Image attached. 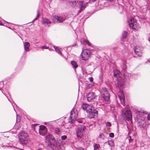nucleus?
I'll return each instance as SVG.
<instances>
[{
  "label": "nucleus",
  "mask_w": 150,
  "mask_h": 150,
  "mask_svg": "<svg viewBox=\"0 0 150 150\" xmlns=\"http://www.w3.org/2000/svg\"><path fill=\"white\" fill-rule=\"evenodd\" d=\"M110 97L108 89L105 87L102 88L99 98V101L100 102H107L110 99Z\"/></svg>",
  "instance_id": "nucleus-1"
},
{
  "label": "nucleus",
  "mask_w": 150,
  "mask_h": 150,
  "mask_svg": "<svg viewBox=\"0 0 150 150\" xmlns=\"http://www.w3.org/2000/svg\"><path fill=\"white\" fill-rule=\"evenodd\" d=\"M18 137L20 142L21 144H26L28 139L27 134L24 132H20L18 134Z\"/></svg>",
  "instance_id": "nucleus-2"
},
{
  "label": "nucleus",
  "mask_w": 150,
  "mask_h": 150,
  "mask_svg": "<svg viewBox=\"0 0 150 150\" xmlns=\"http://www.w3.org/2000/svg\"><path fill=\"white\" fill-rule=\"evenodd\" d=\"M87 117L89 118H95L97 116L98 112L95 110L93 107H91V108L88 110H87Z\"/></svg>",
  "instance_id": "nucleus-3"
},
{
  "label": "nucleus",
  "mask_w": 150,
  "mask_h": 150,
  "mask_svg": "<svg viewBox=\"0 0 150 150\" xmlns=\"http://www.w3.org/2000/svg\"><path fill=\"white\" fill-rule=\"evenodd\" d=\"M124 86V80L121 77L117 79V82L116 87L119 88L121 91V93H122L121 90Z\"/></svg>",
  "instance_id": "nucleus-4"
},
{
  "label": "nucleus",
  "mask_w": 150,
  "mask_h": 150,
  "mask_svg": "<svg viewBox=\"0 0 150 150\" xmlns=\"http://www.w3.org/2000/svg\"><path fill=\"white\" fill-rule=\"evenodd\" d=\"M122 115L125 120L129 121L132 119V114L131 112L129 110H127L125 112L123 111Z\"/></svg>",
  "instance_id": "nucleus-5"
},
{
  "label": "nucleus",
  "mask_w": 150,
  "mask_h": 150,
  "mask_svg": "<svg viewBox=\"0 0 150 150\" xmlns=\"http://www.w3.org/2000/svg\"><path fill=\"white\" fill-rule=\"evenodd\" d=\"M90 52L88 50H84L82 51L81 56L82 58L84 60L88 59L90 57Z\"/></svg>",
  "instance_id": "nucleus-6"
},
{
  "label": "nucleus",
  "mask_w": 150,
  "mask_h": 150,
  "mask_svg": "<svg viewBox=\"0 0 150 150\" xmlns=\"http://www.w3.org/2000/svg\"><path fill=\"white\" fill-rule=\"evenodd\" d=\"M137 23L134 21V18H131L129 22V25L130 28L133 29H136L137 28L138 25Z\"/></svg>",
  "instance_id": "nucleus-7"
},
{
  "label": "nucleus",
  "mask_w": 150,
  "mask_h": 150,
  "mask_svg": "<svg viewBox=\"0 0 150 150\" xmlns=\"http://www.w3.org/2000/svg\"><path fill=\"white\" fill-rule=\"evenodd\" d=\"M39 130V134L43 136H45L46 135L47 131V129L46 127L43 125L40 126Z\"/></svg>",
  "instance_id": "nucleus-8"
},
{
  "label": "nucleus",
  "mask_w": 150,
  "mask_h": 150,
  "mask_svg": "<svg viewBox=\"0 0 150 150\" xmlns=\"http://www.w3.org/2000/svg\"><path fill=\"white\" fill-rule=\"evenodd\" d=\"M78 115L77 110L75 109L72 110L71 112L69 118L71 119V121L74 120Z\"/></svg>",
  "instance_id": "nucleus-9"
},
{
  "label": "nucleus",
  "mask_w": 150,
  "mask_h": 150,
  "mask_svg": "<svg viewBox=\"0 0 150 150\" xmlns=\"http://www.w3.org/2000/svg\"><path fill=\"white\" fill-rule=\"evenodd\" d=\"M86 96L87 100L89 101H91L95 98L94 93L92 92H90Z\"/></svg>",
  "instance_id": "nucleus-10"
},
{
  "label": "nucleus",
  "mask_w": 150,
  "mask_h": 150,
  "mask_svg": "<svg viewBox=\"0 0 150 150\" xmlns=\"http://www.w3.org/2000/svg\"><path fill=\"white\" fill-rule=\"evenodd\" d=\"M53 20L54 22L57 23H62L64 21L62 18L58 16H54L53 18Z\"/></svg>",
  "instance_id": "nucleus-11"
},
{
  "label": "nucleus",
  "mask_w": 150,
  "mask_h": 150,
  "mask_svg": "<svg viewBox=\"0 0 150 150\" xmlns=\"http://www.w3.org/2000/svg\"><path fill=\"white\" fill-rule=\"evenodd\" d=\"M83 1H79V5L80 8V10L78 11L79 13H81L86 8V6L85 5H83Z\"/></svg>",
  "instance_id": "nucleus-12"
},
{
  "label": "nucleus",
  "mask_w": 150,
  "mask_h": 150,
  "mask_svg": "<svg viewBox=\"0 0 150 150\" xmlns=\"http://www.w3.org/2000/svg\"><path fill=\"white\" fill-rule=\"evenodd\" d=\"M59 144L56 141L53 142V143L52 144L51 143L50 147L52 149L54 150L57 148Z\"/></svg>",
  "instance_id": "nucleus-13"
},
{
  "label": "nucleus",
  "mask_w": 150,
  "mask_h": 150,
  "mask_svg": "<svg viewBox=\"0 0 150 150\" xmlns=\"http://www.w3.org/2000/svg\"><path fill=\"white\" fill-rule=\"evenodd\" d=\"M80 1H71L70 2V4L72 7H74L75 6H78L79 5V2Z\"/></svg>",
  "instance_id": "nucleus-14"
},
{
  "label": "nucleus",
  "mask_w": 150,
  "mask_h": 150,
  "mask_svg": "<svg viewBox=\"0 0 150 150\" xmlns=\"http://www.w3.org/2000/svg\"><path fill=\"white\" fill-rule=\"evenodd\" d=\"M91 107H92L91 106H89L87 103H83L82 105V108L83 110H86L87 112V110H88L90 108H91Z\"/></svg>",
  "instance_id": "nucleus-15"
},
{
  "label": "nucleus",
  "mask_w": 150,
  "mask_h": 150,
  "mask_svg": "<svg viewBox=\"0 0 150 150\" xmlns=\"http://www.w3.org/2000/svg\"><path fill=\"white\" fill-rule=\"evenodd\" d=\"M42 23L43 24H49L51 23L49 20L46 18H43L42 20Z\"/></svg>",
  "instance_id": "nucleus-16"
},
{
  "label": "nucleus",
  "mask_w": 150,
  "mask_h": 150,
  "mask_svg": "<svg viewBox=\"0 0 150 150\" xmlns=\"http://www.w3.org/2000/svg\"><path fill=\"white\" fill-rule=\"evenodd\" d=\"M85 129V127L84 125H81L79 126L77 130L83 133Z\"/></svg>",
  "instance_id": "nucleus-17"
},
{
  "label": "nucleus",
  "mask_w": 150,
  "mask_h": 150,
  "mask_svg": "<svg viewBox=\"0 0 150 150\" xmlns=\"http://www.w3.org/2000/svg\"><path fill=\"white\" fill-rule=\"evenodd\" d=\"M120 71L118 70H116L114 71L113 76L117 78V79L119 78L120 77L119 75Z\"/></svg>",
  "instance_id": "nucleus-18"
},
{
  "label": "nucleus",
  "mask_w": 150,
  "mask_h": 150,
  "mask_svg": "<svg viewBox=\"0 0 150 150\" xmlns=\"http://www.w3.org/2000/svg\"><path fill=\"white\" fill-rule=\"evenodd\" d=\"M121 97L122 98H121V96H119V98L120 99V101L122 105H124L125 103V99L123 98L124 97V94L122 93H121Z\"/></svg>",
  "instance_id": "nucleus-19"
},
{
  "label": "nucleus",
  "mask_w": 150,
  "mask_h": 150,
  "mask_svg": "<svg viewBox=\"0 0 150 150\" xmlns=\"http://www.w3.org/2000/svg\"><path fill=\"white\" fill-rule=\"evenodd\" d=\"M30 46V44L28 42H26L24 44V47L25 50L27 51L29 50V47Z\"/></svg>",
  "instance_id": "nucleus-20"
},
{
  "label": "nucleus",
  "mask_w": 150,
  "mask_h": 150,
  "mask_svg": "<svg viewBox=\"0 0 150 150\" xmlns=\"http://www.w3.org/2000/svg\"><path fill=\"white\" fill-rule=\"evenodd\" d=\"M122 72L123 73V74L124 76L125 79H127L128 78V76L127 74H128L127 73L126 69H123Z\"/></svg>",
  "instance_id": "nucleus-21"
},
{
  "label": "nucleus",
  "mask_w": 150,
  "mask_h": 150,
  "mask_svg": "<svg viewBox=\"0 0 150 150\" xmlns=\"http://www.w3.org/2000/svg\"><path fill=\"white\" fill-rule=\"evenodd\" d=\"M71 64L75 69H76L78 67V65L77 64L76 62L75 61H71Z\"/></svg>",
  "instance_id": "nucleus-22"
},
{
  "label": "nucleus",
  "mask_w": 150,
  "mask_h": 150,
  "mask_svg": "<svg viewBox=\"0 0 150 150\" xmlns=\"http://www.w3.org/2000/svg\"><path fill=\"white\" fill-rule=\"evenodd\" d=\"M83 133L80 131L76 130V135L78 137L81 138L83 135Z\"/></svg>",
  "instance_id": "nucleus-23"
},
{
  "label": "nucleus",
  "mask_w": 150,
  "mask_h": 150,
  "mask_svg": "<svg viewBox=\"0 0 150 150\" xmlns=\"http://www.w3.org/2000/svg\"><path fill=\"white\" fill-rule=\"evenodd\" d=\"M134 52L139 57H141L142 56V52L141 51L135 50L134 51Z\"/></svg>",
  "instance_id": "nucleus-24"
},
{
  "label": "nucleus",
  "mask_w": 150,
  "mask_h": 150,
  "mask_svg": "<svg viewBox=\"0 0 150 150\" xmlns=\"http://www.w3.org/2000/svg\"><path fill=\"white\" fill-rule=\"evenodd\" d=\"M53 47L55 49V51L58 53L59 54H60L61 55L62 54V53L58 49V47H57L55 46H53Z\"/></svg>",
  "instance_id": "nucleus-25"
},
{
  "label": "nucleus",
  "mask_w": 150,
  "mask_h": 150,
  "mask_svg": "<svg viewBox=\"0 0 150 150\" xmlns=\"http://www.w3.org/2000/svg\"><path fill=\"white\" fill-rule=\"evenodd\" d=\"M127 32L126 31L123 32L122 34V38L125 39L127 38Z\"/></svg>",
  "instance_id": "nucleus-26"
},
{
  "label": "nucleus",
  "mask_w": 150,
  "mask_h": 150,
  "mask_svg": "<svg viewBox=\"0 0 150 150\" xmlns=\"http://www.w3.org/2000/svg\"><path fill=\"white\" fill-rule=\"evenodd\" d=\"M83 44L84 45L87 44L88 46H90L91 45V43L88 42V41L85 40H83Z\"/></svg>",
  "instance_id": "nucleus-27"
},
{
  "label": "nucleus",
  "mask_w": 150,
  "mask_h": 150,
  "mask_svg": "<svg viewBox=\"0 0 150 150\" xmlns=\"http://www.w3.org/2000/svg\"><path fill=\"white\" fill-rule=\"evenodd\" d=\"M100 146L99 144H96L94 146V150H97L99 148Z\"/></svg>",
  "instance_id": "nucleus-28"
},
{
  "label": "nucleus",
  "mask_w": 150,
  "mask_h": 150,
  "mask_svg": "<svg viewBox=\"0 0 150 150\" xmlns=\"http://www.w3.org/2000/svg\"><path fill=\"white\" fill-rule=\"evenodd\" d=\"M50 138L53 142L56 141L54 137L53 136L50 135Z\"/></svg>",
  "instance_id": "nucleus-29"
},
{
  "label": "nucleus",
  "mask_w": 150,
  "mask_h": 150,
  "mask_svg": "<svg viewBox=\"0 0 150 150\" xmlns=\"http://www.w3.org/2000/svg\"><path fill=\"white\" fill-rule=\"evenodd\" d=\"M108 144L111 147H112L114 146V143L112 141L109 142H108Z\"/></svg>",
  "instance_id": "nucleus-30"
},
{
  "label": "nucleus",
  "mask_w": 150,
  "mask_h": 150,
  "mask_svg": "<svg viewBox=\"0 0 150 150\" xmlns=\"http://www.w3.org/2000/svg\"><path fill=\"white\" fill-rule=\"evenodd\" d=\"M55 132L56 134H58L59 132L60 131V129L58 127H57L55 130Z\"/></svg>",
  "instance_id": "nucleus-31"
},
{
  "label": "nucleus",
  "mask_w": 150,
  "mask_h": 150,
  "mask_svg": "<svg viewBox=\"0 0 150 150\" xmlns=\"http://www.w3.org/2000/svg\"><path fill=\"white\" fill-rule=\"evenodd\" d=\"M99 137L102 139L104 138V136L103 133H101L99 135Z\"/></svg>",
  "instance_id": "nucleus-32"
},
{
  "label": "nucleus",
  "mask_w": 150,
  "mask_h": 150,
  "mask_svg": "<svg viewBox=\"0 0 150 150\" xmlns=\"http://www.w3.org/2000/svg\"><path fill=\"white\" fill-rule=\"evenodd\" d=\"M67 138V136L66 135H63L61 137V139L62 140H65Z\"/></svg>",
  "instance_id": "nucleus-33"
},
{
  "label": "nucleus",
  "mask_w": 150,
  "mask_h": 150,
  "mask_svg": "<svg viewBox=\"0 0 150 150\" xmlns=\"http://www.w3.org/2000/svg\"><path fill=\"white\" fill-rule=\"evenodd\" d=\"M57 150H62V149L61 147V146L58 145V146L57 147Z\"/></svg>",
  "instance_id": "nucleus-34"
},
{
  "label": "nucleus",
  "mask_w": 150,
  "mask_h": 150,
  "mask_svg": "<svg viewBox=\"0 0 150 150\" xmlns=\"http://www.w3.org/2000/svg\"><path fill=\"white\" fill-rule=\"evenodd\" d=\"M106 126L108 127H110L111 125V123L109 122H107L106 123Z\"/></svg>",
  "instance_id": "nucleus-35"
},
{
  "label": "nucleus",
  "mask_w": 150,
  "mask_h": 150,
  "mask_svg": "<svg viewBox=\"0 0 150 150\" xmlns=\"http://www.w3.org/2000/svg\"><path fill=\"white\" fill-rule=\"evenodd\" d=\"M114 134L113 133H110L109 134V137H111L113 138L114 137Z\"/></svg>",
  "instance_id": "nucleus-36"
},
{
  "label": "nucleus",
  "mask_w": 150,
  "mask_h": 150,
  "mask_svg": "<svg viewBox=\"0 0 150 150\" xmlns=\"http://www.w3.org/2000/svg\"><path fill=\"white\" fill-rule=\"evenodd\" d=\"M41 48L42 49H49V47L44 45L41 47Z\"/></svg>",
  "instance_id": "nucleus-37"
},
{
  "label": "nucleus",
  "mask_w": 150,
  "mask_h": 150,
  "mask_svg": "<svg viewBox=\"0 0 150 150\" xmlns=\"http://www.w3.org/2000/svg\"><path fill=\"white\" fill-rule=\"evenodd\" d=\"M39 16V11H38V12H37V17H36L33 21L37 20V17H38Z\"/></svg>",
  "instance_id": "nucleus-38"
},
{
  "label": "nucleus",
  "mask_w": 150,
  "mask_h": 150,
  "mask_svg": "<svg viewBox=\"0 0 150 150\" xmlns=\"http://www.w3.org/2000/svg\"><path fill=\"white\" fill-rule=\"evenodd\" d=\"M96 0H89V1L88 3H91L92 2H94L95 1H96Z\"/></svg>",
  "instance_id": "nucleus-39"
},
{
  "label": "nucleus",
  "mask_w": 150,
  "mask_h": 150,
  "mask_svg": "<svg viewBox=\"0 0 150 150\" xmlns=\"http://www.w3.org/2000/svg\"><path fill=\"white\" fill-rule=\"evenodd\" d=\"M147 119L148 120H150V114H149L147 115Z\"/></svg>",
  "instance_id": "nucleus-40"
},
{
  "label": "nucleus",
  "mask_w": 150,
  "mask_h": 150,
  "mask_svg": "<svg viewBox=\"0 0 150 150\" xmlns=\"http://www.w3.org/2000/svg\"><path fill=\"white\" fill-rule=\"evenodd\" d=\"M92 86V85H91L89 84V85H88L87 86L86 88H91V87Z\"/></svg>",
  "instance_id": "nucleus-41"
},
{
  "label": "nucleus",
  "mask_w": 150,
  "mask_h": 150,
  "mask_svg": "<svg viewBox=\"0 0 150 150\" xmlns=\"http://www.w3.org/2000/svg\"><path fill=\"white\" fill-rule=\"evenodd\" d=\"M89 79L90 80L91 82H92L93 80V77H91L89 78Z\"/></svg>",
  "instance_id": "nucleus-42"
},
{
  "label": "nucleus",
  "mask_w": 150,
  "mask_h": 150,
  "mask_svg": "<svg viewBox=\"0 0 150 150\" xmlns=\"http://www.w3.org/2000/svg\"><path fill=\"white\" fill-rule=\"evenodd\" d=\"M138 47H139L137 46H135L134 48V51H135V50H137L138 49Z\"/></svg>",
  "instance_id": "nucleus-43"
},
{
  "label": "nucleus",
  "mask_w": 150,
  "mask_h": 150,
  "mask_svg": "<svg viewBox=\"0 0 150 150\" xmlns=\"http://www.w3.org/2000/svg\"><path fill=\"white\" fill-rule=\"evenodd\" d=\"M18 117L17 116V119H16V122H19L20 121V119H18Z\"/></svg>",
  "instance_id": "nucleus-44"
},
{
  "label": "nucleus",
  "mask_w": 150,
  "mask_h": 150,
  "mask_svg": "<svg viewBox=\"0 0 150 150\" xmlns=\"http://www.w3.org/2000/svg\"><path fill=\"white\" fill-rule=\"evenodd\" d=\"M0 25H3V24H2L1 23V21L0 20Z\"/></svg>",
  "instance_id": "nucleus-45"
},
{
  "label": "nucleus",
  "mask_w": 150,
  "mask_h": 150,
  "mask_svg": "<svg viewBox=\"0 0 150 150\" xmlns=\"http://www.w3.org/2000/svg\"><path fill=\"white\" fill-rule=\"evenodd\" d=\"M79 150H84V149L83 148H81L79 149Z\"/></svg>",
  "instance_id": "nucleus-46"
},
{
  "label": "nucleus",
  "mask_w": 150,
  "mask_h": 150,
  "mask_svg": "<svg viewBox=\"0 0 150 150\" xmlns=\"http://www.w3.org/2000/svg\"><path fill=\"white\" fill-rule=\"evenodd\" d=\"M76 44H73L72 45V47H74V46H76Z\"/></svg>",
  "instance_id": "nucleus-47"
},
{
  "label": "nucleus",
  "mask_w": 150,
  "mask_h": 150,
  "mask_svg": "<svg viewBox=\"0 0 150 150\" xmlns=\"http://www.w3.org/2000/svg\"><path fill=\"white\" fill-rule=\"evenodd\" d=\"M132 140V139H129V142H131V141Z\"/></svg>",
  "instance_id": "nucleus-48"
},
{
  "label": "nucleus",
  "mask_w": 150,
  "mask_h": 150,
  "mask_svg": "<svg viewBox=\"0 0 150 150\" xmlns=\"http://www.w3.org/2000/svg\"><path fill=\"white\" fill-rule=\"evenodd\" d=\"M149 41L150 42V38H149Z\"/></svg>",
  "instance_id": "nucleus-49"
},
{
  "label": "nucleus",
  "mask_w": 150,
  "mask_h": 150,
  "mask_svg": "<svg viewBox=\"0 0 150 150\" xmlns=\"http://www.w3.org/2000/svg\"><path fill=\"white\" fill-rule=\"evenodd\" d=\"M34 126H35L36 125H37V124H35L34 125Z\"/></svg>",
  "instance_id": "nucleus-50"
},
{
  "label": "nucleus",
  "mask_w": 150,
  "mask_h": 150,
  "mask_svg": "<svg viewBox=\"0 0 150 150\" xmlns=\"http://www.w3.org/2000/svg\"><path fill=\"white\" fill-rule=\"evenodd\" d=\"M134 57H136V56H134Z\"/></svg>",
  "instance_id": "nucleus-51"
},
{
  "label": "nucleus",
  "mask_w": 150,
  "mask_h": 150,
  "mask_svg": "<svg viewBox=\"0 0 150 150\" xmlns=\"http://www.w3.org/2000/svg\"><path fill=\"white\" fill-rule=\"evenodd\" d=\"M79 122L81 123V121H79Z\"/></svg>",
  "instance_id": "nucleus-52"
},
{
  "label": "nucleus",
  "mask_w": 150,
  "mask_h": 150,
  "mask_svg": "<svg viewBox=\"0 0 150 150\" xmlns=\"http://www.w3.org/2000/svg\"><path fill=\"white\" fill-rule=\"evenodd\" d=\"M88 3H86V4H87Z\"/></svg>",
  "instance_id": "nucleus-53"
}]
</instances>
